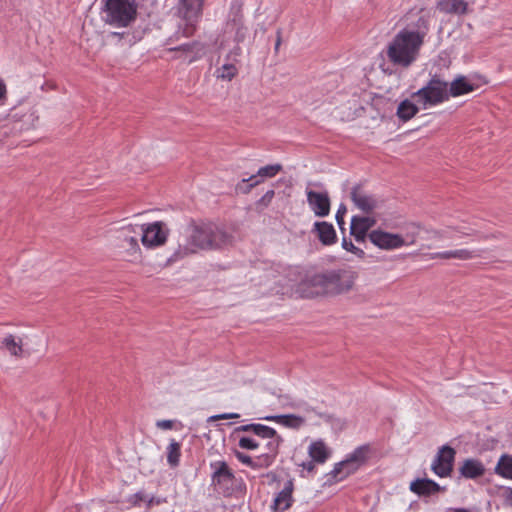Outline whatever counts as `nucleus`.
I'll return each mask as SVG.
<instances>
[{
	"mask_svg": "<svg viewBox=\"0 0 512 512\" xmlns=\"http://www.w3.org/2000/svg\"><path fill=\"white\" fill-rule=\"evenodd\" d=\"M275 195L274 190H268L257 202L258 207H268Z\"/></svg>",
	"mask_w": 512,
	"mask_h": 512,
	"instance_id": "obj_41",
	"label": "nucleus"
},
{
	"mask_svg": "<svg viewBox=\"0 0 512 512\" xmlns=\"http://www.w3.org/2000/svg\"><path fill=\"white\" fill-rule=\"evenodd\" d=\"M376 224V220L368 216H353L350 225V234L358 243L364 242L368 231Z\"/></svg>",
	"mask_w": 512,
	"mask_h": 512,
	"instance_id": "obj_15",
	"label": "nucleus"
},
{
	"mask_svg": "<svg viewBox=\"0 0 512 512\" xmlns=\"http://www.w3.org/2000/svg\"><path fill=\"white\" fill-rule=\"evenodd\" d=\"M369 240L378 248L393 250L405 245L403 237L399 234L373 230L368 234Z\"/></svg>",
	"mask_w": 512,
	"mask_h": 512,
	"instance_id": "obj_13",
	"label": "nucleus"
},
{
	"mask_svg": "<svg viewBox=\"0 0 512 512\" xmlns=\"http://www.w3.org/2000/svg\"><path fill=\"white\" fill-rule=\"evenodd\" d=\"M351 199L355 206L366 214L373 212L379 207L378 199L374 195L366 193L360 185L352 188Z\"/></svg>",
	"mask_w": 512,
	"mask_h": 512,
	"instance_id": "obj_14",
	"label": "nucleus"
},
{
	"mask_svg": "<svg viewBox=\"0 0 512 512\" xmlns=\"http://www.w3.org/2000/svg\"><path fill=\"white\" fill-rule=\"evenodd\" d=\"M225 34L233 36L234 41L240 44L248 38L249 30L240 18H234L227 23Z\"/></svg>",
	"mask_w": 512,
	"mask_h": 512,
	"instance_id": "obj_22",
	"label": "nucleus"
},
{
	"mask_svg": "<svg viewBox=\"0 0 512 512\" xmlns=\"http://www.w3.org/2000/svg\"><path fill=\"white\" fill-rule=\"evenodd\" d=\"M424 42L409 29L399 31L387 47V55L394 64H412L418 59Z\"/></svg>",
	"mask_w": 512,
	"mask_h": 512,
	"instance_id": "obj_3",
	"label": "nucleus"
},
{
	"mask_svg": "<svg viewBox=\"0 0 512 512\" xmlns=\"http://www.w3.org/2000/svg\"><path fill=\"white\" fill-rule=\"evenodd\" d=\"M355 283L354 273L346 269L326 270L307 276L299 285L304 297L336 296L349 292Z\"/></svg>",
	"mask_w": 512,
	"mask_h": 512,
	"instance_id": "obj_2",
	"label": "nucleus"
},
{
	"mask_svg": "<svg viewBox=\"0 0 512 512\" xmlns=\"http://www.w3.org/2000/svg\"><path fill=\"white\" fill-rule=\"evenodd\" d=\"M138 236H140L138 226L128 225L118 231L116 245L132 260H137L141 257Z\"/></svg>",
	"mask_w": 512,
	"mask_h": 512,
	"instance_id": "obj_10",
	"label": "nucleus"
},
{
	"mask_svg": "<svg viewBox=\"0 0 512 512\" xmlns=\"http://www.w3.org/2000/svg\"><path fill=\"white\" fill-rule=\"evenodd\" d=\"M309 457L318 464L325 463L330 457V450L322 439L311 442L308 447Z\"/></svg>",
	"mask_w": 512,
	"mask_h": 512,
	"instance_id": "obj_23",
	"label": "nucleus"
},
{
	"mask_svg": "<svg viewBox=\"0 0 512 512\" xmlns=\"http://www.w3.org/2000/svg\"><path fill=\"white\" fill-rule=\"evenodd\" d=\"M142 244L147 248L158 247L167 241L169 229L162 221L138 226Z\"/></svg>",
	"mask_w": 512,
	"mask_h": 512,
	"instance_id": "obj_9",
	"label": "nucleus"
},
{
	"mask_svg": "<svg viewBox=\"0 0 512 512\" xmlns=\"http://www.w3.org/2000/svg\"><path fill=\"white\" fill-rule=\"evenodd\" d=\"M502 498L504 505L512 507V487H504Z\"/></svg>",
	"mask_w": 512,
	"mask_h": 512,
	"instance_id": "obj_43",
	"label": "nucleus"
},
{
	"mask_svg": "<svg viewBox=\"0 0 512 512\" xmlns=\"http://www.w3.org/2000/svg\"><path fill=\"white\" fill-rule=\"evenodd\" d=\"M410 490L419 496H431L439 492H443L445 487L431 479H416L410 483Z\"/></svg>",
	"mask_w": 512,
	"mask_h": 512,
	"instance_id": "obj_19",
	"label": "nucleus"
},
{
	"mask_svg": "<svg viewBox=\"0 0 512 512\" xmlns=\"http://www.w3.org/2000/svg\"><path fill=\"white\" fill-rule=\"evenodd\" d=\"M370 446L368 444L357 447L346 460L337 463L331 474L338 480H342L353 474L363 463L366 462Z\"/></svg>",
	"mask_w": 512,
	"mask_h": 512,
	"instance_id": "obj_7",
	"label": "nucleus"
},
{
	"mask_svg": "<svg viewBox=\"0 0 512 512\" xmlns=\"http://www.w3.org/2000/svg\"><path fill=\"white\" fill-rule=\"evenodd\" d=\"M313 231L317 233V237L323 245L329 246L336 243V231L331 223L326 221L315 222Z\"/></svg>",
	"mask_w": 512,
	"mask_h": 512,
	"instance_id": "obj_21",
	"label": "nucleus"
},
{
	"mask_svg": "<svg viewBox=\"0 0 512 512\" xmlns=\"http://www.w3.org/2000/svg\"><path fill=\"white\" fill-rule=\"evenodd\" d=\"M240 415L237 413H223L219 415H215L211 417V420H220V419H237Z\"/></svg>",
	"mask_w": 512,
	"mask_h": 512,
	"instance_id": "obj_46",
	"label": "nucleus"
},
{
	"mask_svg": "<svg viewBox=\"0 0 512 512\" xmlns=\"http://www.w3.org/2000/svg\"><path fill=\"white\" fill-rule=\"evenodd\" d=\"M441 12L448 14H465L467 3L464 0H440L437 4Z\"/></svg>",
	"mask_w": 512,
	"mask_h": 512,
	"instance_id": "obj_26",
	"label": "nucleus"
},
{
	"mask_svg": "<svg viewBox=\"0 0 512 512\" xmlns=\"http://www.w3.org/2000/svg\"><path fill=\"white\" fill-rule=\"evenodd\" d=\"M300 407L306 412V413H312V414H315L316 416H318V413H320L319 411H317L314 407L308 405L307 403H303L302 405H300Z\"/></svg>",
	"mask_w": 512,
	"mask_h": 512,
	"instance_id": "obj_49",
	"label": "nucleus"
},
{
	"mask_svg": "<svg viewBox=\"0 0 512 512\" xmlns=\"http://www.w3.org/2000/svg\"><path fill=\"white\" fill-rule=\"evenodd\" d=\"M449 229H452L453 231L461 234V235H464V236H472V235H475L476 234V230L472 229V228H463V227H460V226H456V227H448Z\"/></svg>",
	"mask_w": 512,
	"mask_h": 512,
	"instance_id": "obj_44",
	"label": "nucleus"
},
{
	"mask_svg": "<svg viewBox=\"0 0 512 512\" xmlns=\"http://www.w3.org/2000/svg\"><path fill=\"white\" fill-rule=\"evenodd\" d=\"M205 49L202 45L195 43L193 45H185L179 48L171 49L167 52L165 61H181L192 63L201 60Z\"/></svg>",
	"mask_w": 512,
	"mask_h": 512,
	"instance_id": "obj_12",
	"label": "nucleus"
},
{
	"mask_svg": "<svg viewBox=\"0 0 512 512\" xmlns=\"http://www.w3.org/2000/svg\"><path fill=\"white\" fill-rule=\"evenodd\" d=\"M233 236L223 227L212 222L191 221L183 227L177 237V248L169 261L176 262L199 250H212L231 244Z\"/></svg>",
	"mask_w": 512,
	"mask_h": 512,
	"instance_id": "obj_1",
	"label": "nucleus"
},
{
	"mask_svg": "<svg viewBox=\"0 0 512 512\" xmlns=\"http://www.w3.org/2000/svg\"><path fill=\"white\" fill-rule=\"evenodd\" d=\"M274 459L272 455L262 454L253 458V469L267 468L273 463Z\"/></svg>",
	"mask_w": 512,
	"mask_h": 512,
	"instance_id": "obj_37",
	"label": "nucleus"
},
{
	"mask_svg": "<svg viewBox=\"0 0 512 512\" xmlns=\"http://www.w3.org/2000/svg\"><path fill=\"white\" fill-rule=\"evenodd\" d=\"M293 491L294 482L292 479H289L275 496L273 504L271 505L272 510L274 512H284L288 510L294 502Z\"/></svg>",
	"mask_w": 512,
	"mask_h": 512,
	"instance_id": "obj_16",
	"label": "nucleus"
},
{
	"mask_svg": "<svg viewBox=\"0 0 512 512\" xmlns=\"http://www.w3.org/2000/svg\"><path fill=\"white\" fill-rule=\"evenodd\" d=\"M239 447L247 450H254L259 447V443L250 437H241L238 443Z\"/></svg>",
	"mask_w": 512,
	"mask_h": 512,
	"instance_id": "obj_40",
	"label": "nucleus"
},
{
	"mask_svg": "<svg viewBox=\"0 0 512 512\" xmlns=\"http://www.w3.org/2000/svg\"><path fill=\"white\" fill-rule=\"evenodd\" d=\"M318 417L321 418L324 422L332 425L333 427H337L339 429H342L343 426H344V422L338 418V417H335L334 415L332 414H328V413H318Z\"/></svg>",
	"mask_w": 512,
	"mask_h": 512,
	"instance_id": "obj_38",
	"label": "nucleus"
},
{
	"mask_svg": "<svg viewBox=\"0 0 512 512\" xmlns=\"http://www.w3.org/2000/svg\"><path fill=\"white\" fill-rule=\"evenodd\" d=\"M135 497H136V498H137V500H139V501H142V500H143V496H142V494H141V493H136V494H135Z\"/></svg>",
	"mask_w": 512,
	"mask_h": 512,
	"instance_id": "obj_53",
	"label": "nucleus"
},
{
	"mask_svg": "<svg viewBox=\"0 0 512 512\" xmlns=\"http://www.w3.org/2000/svg\"><path fill=\"white\" fill-rule=\"evenodd\" d=\"M342 247L348 251V252H351L353 253L354 255H356L357 257L359 258H364L365 257V252L358 248L357 246H355L351 240H348L347 238H343L342 240Z\"/></svg>",
	"mask_w": 512,
	"mask_h": 512,
	"instance_id": "obj_39",
	"label": "nucleus"
},
{
	"mask_svg": "<svg viewBox=\"0 0 512 512\" xmlns=\"http://www.w3.org/2000/svg\"><path fill=\"white\" fill-rule=\"evenodd\" d=\"M236 458L242 463V464H245L249 467H251L253 469V458L250 457L249 455H246L242 452H236Z\"/></svg>",
	"mask_w": 512,
	"mask_h": 512,
	"instance_id": "obj_42",
	"label": "nucleus"
},
{
	"mask_svg": "<svg viewBox=\"0 0 512 512\" xmlns=\"http://www.w3.org/2000/svg\"><path fill=\"white\" fill-rule=\"evenodd\" d=\"M456 451L449 445L442 446L432 462L431 469L439 477L445 478L451 475Z\"/></svg>",
	"mask_w": 512,
	"mask_h": 512,
	"instance_id": "obj_11",
	"label": "nucleus"
},
{
	"mask_svg": "<svg viewBox=\"0 0 512 512\" xmlns=\"http://www.w3.org/2000/svg\"><path fill=\"white\" fill-rule=\"evenodd\" d=\"M443 235H448V231H443Z\"/></svg>",
	"mask_w": 512,
	"mask_h": 512,
	"instance_id": "obj_56",
	"label": "nucleus"
},
{
	"mask_svg": "<svg viewBox=\"0 0 512 512\" xmlns=\"http://www.w3.org/2000/svg\"><path fill=\"white\" fill-rule=\"evenodd\" d=\"M281 41H282V38H281V31L278 30L277 31V38H276V42H275V50L277 51L281 45Z\"/></svg>",
	"mask_w": 512,
	"mask_h": 512,
	"instance_id": "obj_50",
	"label": "nucleus"
},
{
	"mask_svg": "<svg viewBox=\"0 0 512 512\" xmlns=\"http://www.w3.org/2000/svg\"><path fill=\"white\" fill-rule=\"evenodd\" d=\"M315 461L312 459L310 461H305L299 464L303 469L307 470L308 472L312 473L315 471Z\"/></svg>",
	"mask_w": 512,
	"mask_h": 512,
	"instance_id": "obj_48",
	"label": "nucleus"
},
{
	"mask_svg": "<svg viewBox=\"0 0 512 512\" xmlns=\"http://www.w3.org/2000/svg\"><path fill=\"white\" fill-rule=\"evenodd\" d=\"M282 169L283 167L281 164H271L261 167L254 176L262 182L265 178L275 177L280 171H282Z\"/></svg>",
	"mask_w": 512,
	"mask_h": 512,
	"instance_id": "obj_34",
	"label": "nucleus"
},
{
	"mask_svg": "<svg viewBox=\"0 0 512 512\" xmlns=\"http://www.w3.org/2000/svg\"><path fill=\"white\" fill-rule=\"evenodd\" d=\"M446 512H470L466 508H448Z\"/></svg>",
	"mask_w": 512,
	"mask_h": 512,
	"instance_id": "obj_52",
	"label": "nucleus"
},
{
	"mask_svg": "<svg viewBox=\"0 0 512 512\" xmlns=\"http://www.w3.org/2000/svg\"><path fill=\"white\" fill-rule=\"evenodd\" d=\"M448 82L433 76L425 86L412 93V99L422 108L428 109L449 100L447 95Z\"/></svg>",
	"mask_w": 512,
	"mask_h": 512,
	"instance_id": "obj_5",
	"label": "nucleus"
},
{
	"mask_svg": "<svg viewBox=\"0 0 512 512\" xmlns=\"http://www.w3.org/2000/svg\"><path fill=\"white\" fill-rule=\"evenodd\" d=\"M210 468L212 469L211 484L224 496L232 495L235 475L227 462L221 460L211 462Z\"/></svg>",
	"mask_w": 512,
	"mask_h": 512,
	"instance_id": "obj_8",
	"label": "nucleus"
},
{
	"mask_svg": "<svg viewBox=\"0 0 512 512\" xmlns=\"http://www.w3.org/2000/svg\"><path fill=\"white\" fill-rule=\"evenodd\" d=\"M174 422L172 420H159L156 422V426L160 429L170 430L173 428Z\"/></svg>",
	"mask_w": 512,
	"mask_h": 512,
	"instance_id": "obj_47",
	"label": "nucleus"
},
{
	"mask_svg": "<svg viewBox=\"0 0 512 512\" xmlns=\"http://www.w3.org/2000/svg\"><path fill=\"white\" fill-rule=\"evenodd\" d=\"M495 473L505 479L512 480V456L502 455L495 467Z\"/></svg>",
	"mask_w": 512,
	"mask_h": 512,
	"instance_id": "obj_29",
	"label": "nucleus"
},
{
	"mask_svg": "<svg viewBox=\"0 0 512 512\" xmlns=\"http://www.w3.org/2000/svg\"><path fill=\"white\" fill-rule=\"evenodd\" d=\"M260 183L261 180L256 179V176L252 175L247 179H242V181L236 185V191L242 194H248L254 187L259 185Z\"/></svg>",
	"mask_w": 512,
	"mask_h": 512,
	"instance_id": "obj_35",
	"label": "nucleus"
},
{
	"mask_svg": "<svg viewBox=\"0 0 512 512\" xmlns=\"http://www.w3.org/2000/svg\"><path fill=\"white\" fill-rule=\"evenodd\" d=\"M346 213V207L344 205H340L338 208V211L336 213V221L340 227L345 223L344 222V216Z\"/></svg>",
	"mask_w": 512,
	"mask_h": 512,
	"instance_id": "obj_45",
	"label": "nucleus"
},
{
	"mask_svg": "<svg viewBox=\"0 0 512 512\" xmlns=\"http://www.w3.org/2000/svg\"><path fill=\"white\" fill-rule=\"evenodd\" d=\"M307 201L318 217H325L330 212V199L327 192L321 193L313 190L307 192Z\"/></svg>",
	"mask_w": 512,
	"mask_h": 512,
	"instance_id": "obj_17",
	"label": "nucleus"
},
{
	"mask_svg": "<svg viewBox=\"0 0 512 512\" xmlns=\"http://www.w3.org/2000/svg\"><path fill=\"white\" fill-rule=\"evenodd\" d=\"M103 20L116 27H127L136 19L137 4L133 0H106Z\"/></svg>",
	"mask_w": 512,
	"mask_h": 512,
	"instance_id": "obj_4",
	"label": "nucleus"
},
{
	"mask_svg": "<svg viewBox=\"0 0 512 512\" xmlns=\"http://www.w3.org/2000/svg\"><path fill=\"white\" fill-rule=\"evenodd\" d=\"M476 257L474 251L468 249H456L431 254V259H458L462 261L471 260Z\"/></svg>",
	"mask_w": 512,
	"mask_h": 512,
	"instance_id": "obj_25",
	"label": "nucleus"
},
{
	"mask_svg": "<svg viewBox=\"0 0 512 512\" xmlns=\"http://www.w3.org/2000/svg\"><path fill=\"white\" fill-rule=\"evenodd\" d=\"M3 347L13 356L21 357L23 355L22 340H16L15 336L9 334L2 340Z\"/></svg>",
	"mask_w": 512,
	"mask_h": 512,
	"instance_id": "obj_30",
	"label": "nucleus"
},
{
	"mask_svg": "<svg viewBox=\"0 0 512 512\" xmlns=\"http://www.w3.org/2000/svg\"><path fill=\"white\" fill-rule=\"evenodd\" d=\"M483 83H488V80H486L484 77L482 78Z\"/></svg>",
	"mask_w": 512,
	"mask_h": 512,
	"instance_id": "obj_55",
	"label": "nucleus"
},
{
	"mask_svg": "<svg viewBox=\"0 0 512 512\" xmlns=\"http://www.w3.org/2000/svg\"><path fill=\"white\" fill-rule=\"evenodd\" d=\"M181 445L174 439L171 440L167 447V462L171 467H177L180 462Z\"/></svg>",
	"mask_w": 512,
	"mask_h": 512,
	"instance_id": "obj_32",
	"label": "nucleus"
},
{
	"mask_svg": "<svg viewBox=\"0 0 512 512\" xmlns=\"http://www.w3.org/2000/svg\"><path fill=\"white\" fill-rule=\"evenodd\" d=\"M6 94V86L5 84L0 80V100L4 98Z\"/></svg>",
	"mask_w": 512,
	"mask_h": 512,
	"instance_id": "obj_51",
	"label": "nucleus"
},
{
	"mask_svg": "<svg viewBox=\"0 0 512 512\" xmlns=\"http://www.w3.org/2000/svg\"><path fill=\"white\" fill-rule=\"evenodd\" d=\"M203 2L204 0H179L178 16L183 22L179 24V29L185 37L194 34L202 15Z\"/></svg>",
	"mask_w": 512,
	"mask_h": 512,
	"instance_id": "obj_6",
	"label": "nucleus"
},
{
	"mask_svg": "<svg viewBox=\"0 0 512 512\" xmlns=\"http://www.w3.org/2000/svg\"><path fill=\"white\" fill-rule=\"evenodd\" d=\"M413 35L420 37V40L424 42L425 37L429 31V17L425 14L419 16L418 20L413 26L407 27Z\"/></svg>",
	"mask_w": 512,
	"mask_h": 512,
	"instance_id": "obj_31",
	"label": "nucleus"
},
{
	"mask_svg": "<svg viewBox=\"0 0 512 512\" xmlns=\"http://www.w3.org/2000/svg\"><path fill=\"white\" fill-rule=\"evenodd\" d=\"M239 52H240V48H236V50H235V52H234V53H235V54H238Z\"/></svg>",
	"mask_w": 512,
	"mask_h": 512,
	"instance_id": "obj_54",
	"label": "nucleus"
},
{
	"mask_svg": "<svg viewBox=\"0 0 512 512\" xmlns=\"http://www.w3.org/2000/svg\"><path fill=\"white\" fill-rule=\"evenodd\" d=\"M419 109L422 108L416 102L405 99L398 105L396 114L401 121L407 122L418 113Z\"/></svg>",
	"mask_w": 512,
	"mask_h": 512,
	"instance_id": "obj_27",
	"label": "nucleus"
},
{
	"mask_svg": "<svg viewBox=\"0 0 512 512\" xmlns=\"http://www.w3.org/2000/svg\"><path fill=\"white\" fill-rule=\"evenodd\" d=\"M238 73L236 66H216L213 71V76L217 80L231 81Z\"/></svg>",
	"mask_w": 512,
	"mask_h": 512,
	"instance_id": "obj_33",
	"label": "nucleus"
},
{
	"mask_svg": "<svg viewBox=\"0 0 512 512\" xmlns=\"http://www.w3.org/2000/svg\"><path fill=\"white\" fill-rule=\"evenodd\" d=\"M264 419L295 430L300 429L306 422L304 417L295 414L267 416Z\"/></svg>",
	"mask_w": 512,
	"mask_h": 512,
	"instance_id": "obj_24",
	"label": "nucleus"
},
{
	"mask_svg": "<svg viewBox=\"0 0 512 512\" xmlns=\"http://www.w3.org/2000/svg\"><path fill=\"white\" fill-rule=\"evenodd\" d=\"M236 432H252L258 437H271L275 435V429L263 424H246L235 429Z\"/></svg>",
	"mask_w": 512,
	"mask_h": 512,
	"instance_id": "obj_28",
	"label": "nucleus"
},
{
	"mask_svg": "<svg viewBox=\"0 0 512 512\" xmlns=\"http://www.w3.org/2000/svg\"><path fill=\"white\" fill-rule=\"evenodd\" d=\"M478 88V84L471 82L466 76L458 75L451 83L447 86V95L450 97H459L470 92H473Z\"/></svg>",
	"mask_w": 512,
	"mask_h": 512,
	"instance_id": "obj_18",
	"label": "nucleus"
},
{
	"mask_svg": "<svg viewBox=\"0 0 512 512\" xmlns=\"http://www.w3.org/2000/svg\"><path fill=\"white\" fill-rule=\"evenodd\" d=\"M263 439H268L269 441L267 442L266 444V447H267V450L268 452L265 453L266 455H272L273 456V459H275L277 453H278V449H279V446L281 444V442L283 441L281 436H279L277 434V432L275 431V435L274 436H271V437H262Z\"/></svg>",
	"mask_w": 512,
	"mask_h": 512,
	"instance_id": "obj_36",
	"label": "nucleus"
},
{
	"mask_svg": "<svg viewBox=\"0 0 512 512\" xmlns=\"http://www.w3.org/2000/svg\"><path fill=\"white\" fill-rule=\"evenodd\" d=\"M459 472L466 479H476L484 475L485 466L478 459L468 458L462 462Z\"/></svg>",
	"mask_w": 512,
	"mask_h": 512,
	"instance_id": "obj_20",
	"label": "nucleus"
}]
</instances>
